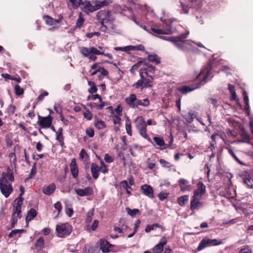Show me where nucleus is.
Wrapping results in <instances>:
<instances>
[{
	"instance_id": "f8f14e48",
	"label": "nucleus",
	"mask_w": 253,
	"mask_h": 253,
	"mask_svg": "<svg viewBox=\"0 0 253 253\" xmlns=\"http://www.w3.org/2000/svg\"><path fill=\"white\" fill-rule=\"evenodd\" d=\"M81 9L83 12L87 14L96 11L94 5H93L90 1L88 0H85L82 3Z\"/></svg>"
},
{
	"instance_id": "79ce46f5",
	"label": "nucleus",
	"mask_w": 253,
	"mask_h": 253,
	"mask_svg": "<svg viewBox=\"0 0 253 253\" xmlns=\"http://www.w3.org/2000/svg\"><path fill=\"white\" fill-rule=\"evenodd\" d=\"M146 59H144L143 61V64L147 66L146 68H143L141 69H146L147 71V73L149 72L150 73H154L155 71V67L153 66V65L149 64H147L145 62Z\"/></svg>"
},
{
	"instance_id": "3c124183",
	"label": "nucleus",
	"mask_w": 253,
	"mask_h": 253,
	"mask_svg": "<svg viewBox=\"0 0 253 253\" xmlns=\"http://www.w3.org/2000/svg\"><path fill=\"white\" fill-rule=\"evenodd\" d=\"M225 149L228 150V153L234 158V159L239 163H241L239 159L238 158V157L236 156L235 154L234 153L233 150L231 148V146L226 147H225Z\"/></svg>"
},
{
	"instance_id": "a878e982",
	"label": "nucleus",
	"mask_w": 253,
	"mask_h": 253,
	"mask_svg": "<svg viewBox=\"0 0 253 253\" xmlns=\"http://www.w3.org/2000/svg\"><path fill=\"white\" fill-rule=\"evenodd\" d=\"M56 133V139L60 143L61 146H63L64 144V136L63 134V128L60 127L55 132Z\"/></svg>"
},
{
	"instance_id": "864d4df0",
	"label": "nucleus",
	"mask_w": 253,
	"mask_h": 253,
	"mask_svg": "<svg viewBox=\"0 0 253 253\" xmlns=\"http://www.w3.org/2000/svg\"><path fill=\"white\" fill-rule=\"evenodd\" d=\"M100 167H102V169H101V171L105 174L108 172V169L107 166L105 165L104 162L102 160L100 161Z\"/></svg>"
},
{
	"instance_id": "338daca9",
	"label": "nucleus",
	"mask_w": 253,
	"mask_h": 253,
	"mask_svg": "<svg viewBox=\"0 0 253 253\" xmlns=\"http://www.w3.org/2000/svg\"><path fill=\"white\" fill-rule=\"evenodd\" d=\"M55 209L58 210V213H60L62 209L61 203L60 202H57L54 204Z\"/></svg>"
},
{
	"instance_id": "5fc2aeb1",
	"label": "nucleus",
	"mask_w": 253,
	"mask_h": 253,
	"mask_svg": "<svg viewBox=\"0 0 253 253\" xmlns=\"http://www.w3.org/2000/svg\"><path fill=\"white\" fill-rule=\"evenodd\" d=\"M93 210L91 211H89L86 214V217L85 219L86 222L88 223L91 221L92 217L93 215Z\"/></svg>"
},
{
	"instance_id": "4be33fe9",
	"label": "nucleus",
	"mask_w": 253,
	"mask_h": 253,
	"mask_svg": "<svg viewBox=\"0 0 253 253\" xmlns=\"http://www.w3.org/2000/svg\"><path fill=\"white\" fill-rule=\"evenodd\" d=\"M201 198L192 197V199L190 202V209L191 211H194L196 209H198L202 203L200 200Z\"/></svg>"
},
{
	"instance_id": "58836bf2",
	"label": "nucleus",
	"mask_w": 253,
	"mask_h": 253,
	"mask_svg": "<svg viewBox=\"0 0 253 253\" xmlns=\"http://www.w3.org/2000/svg\"><path fill=\"white\" fill-rule=\"evenodd\" d=\"M126 211H127V214L132 217H135L137 214L140 213V211L138 209H133L131 210L128 207L126 208Z\"/></svg>"
},
{
	"instance_id": "0e129e2a",
	"label": "nucleus",
	"mask_w": 253,
	"mask_h": 253,
	"mask_svg": "<svg viewBox=\"0 0 253 253\" xmlns=\"http://www.w3.org/2000/svg\"><path fill=\"white\" fill-rule=\"evenodd\" d=\"M104 160L107 163H111L113 162L114 159L108 154H105L104 155Z\"/></svg>"
},
{
	"instance_id": "20e7f679",
	"label": "nucleus",
	"mask_w": 253,
	"mask_h": 253,
	"mask_svg": "<svg viewBox=\"0 0 253 253\" xmlns=\"http://www.w3.org/2000/svg\"><path fill=\"white\" fill-rule=\"evenodd\" d=\"M139 76L140 79L132 85L134 87L142 89L144 88H151L153 86L154 78L147 73V70L140 69Z\"/></svg>"
},
{
	"instance_id": "f03ea898",
	"label": "nucleus",
	"mask_w": 253,
	"mask_h": 253,
	"mask_svg": "<svg viewBox=\"0 0 253 253\" xmlns=\"http://www.w3.org/2000/svg\"><path fill=\"white\" fill-rule=\"evenodd\" d=\"M14 177L12 173V170L8 167L6 172H2L0 177V190L2 194L6 198H8L13 192L11 182L14 181Z\"/></svg>"
},
{
	"instance_id": "cd10ccee",
	"label": "nucleus",
	"mask_w": 253,
	"mask_h": 253,
	"mask_svg": "<svg viewBox=\"0 0 253 253\" xmlns=\"http://www.w3.org/2000/svg\"><path fill=\"white\" fill-rule=\"evenodd\" d=\"M126 120H125V127L126 130L127 134L131 136L132 135V131H131V123L128 117L126 115L125 116Z\"/></svg>"
},
{
	"instance_id": "bf43d9fd",
	"label": "nucleus",
	"mask_w": 253,
	"mask_h": 253,
	"mask_svg": "<svg viewBox=\"0 0 253 253\" xmlns=\"http://www.w3.org/2000/svg\"><path fill=\"white\" fill-rule=\"evenodd\" d=\"M86 134L89 137H92L94 135V131L93 128H88L85 130Z\"/></svg>"
},
{
	"instance_id": "680f3d73",
	"label": "nucleus",
	"mask_w": 253,
	"mask_h": 253,
	"mask_svg": "<svg viewBox=\"0 0 253 253\" xmlns=\"http://www.w3.org/2000/svg\"><path fill=\"white\" fill-rule=\"evenodd\" d=\"M231 97L230 98V100H236V101H237L238 104L240 106V107H242L241 104L239 103V99L237 98V95H236V91H234V92H231Z\"/></svg>"
},
{
	"instance_id": "c85d7f7f",
	"label": "nucleus",
	"mask_w": 253,
	"mask_h": 253,
	"mask_svg": "<svg viewBox=\"0 0 253 253\" xmlns=\"http://www.w3.org/2000/svg\"><path fill=\"white\" fill-rule=\"evenodd\" d=\"M44 247V239L43 237H40L35 243V249L37 251H40Z\"/></svg>"
},
{
	"instance_id": "c756f323",
	"label": "nucleus",
	"mask_w": 253,
	"mask_h": 253,
	"mask_svg": "<svg viewBox=\"0 0 253 253\" xmlns=\"http://www.w3.org/2000/svg\"><path fill=\"white\" fill-rule=\"evenodd\" d=\"M94 3V7L96 11L103 7L106 6L109 4V2L107 0H104L103 1H99L97 0L93 1Z\"/></svg>"
},
{
	"instance_id": "1a4fd4ad",
	"label": "nucleus",
	"mask_w": 253,
	"mask_h": 253,
	"mask_svg": "<svg viewBox=\"0 0 253 253\" xmlns=\"http://www.w3.org/2000/svg\"><path fill=\"white\" fill-rule=\"evenodd\" d=\"M186 35L183 34L175 37H171L169 40L173 42L175 46H176L180 50L185 51L188 49L187 47H185L182 40L185 39Z\"/></svg>"
},
{
	"instance_id": "4468645a",
	"label": "nucleus",
	"mask_w": 253,
	"mask_h": 253,
	"mask_svg": "<svg viewBox=\"0 0 253 253\" xmlns=\"http://www.w3.org/2000/svg\"><path fill=\"white\" fill-rule=\"evenodd\" d=\"M75 191L78 195L81 197L90 196L93 192V188L90 186L86 187L84 189H76Z\"/></svg>"
},
{
	"instance_id": "2f4dec72",
	"label": "nucleus",
	"mask_w": 253,
	"mask_h": 253,
	"mask_svg": "<svg viewBox=\"0 0 253 253\" xmlns=\"http://www.w3.org/2000/svg\"><path fill=\"white\" fill-rule=\"evenodd\" d=\"M84 22V19L82 12H80L79 14V17L76 23L75 28H81Z\"/></svg>"
},
{
	"instance_id": "423d86ee",
	"label": "nucleus",
	"mask_w": 253,
	"mask_h": 253,
	"mask_svg": "<svg viewBox=\"0 0 253 253\" xmlns=\"http://www.w3.org/2000/svg\"><path fill=\"white\" fill-rule=\"evenodd\" d=\"M135 127L138 130L139 134L149 142L152 143V141L147 133V124L143 117H138L135 120Z\"/></svg>"
},
{
	"instance_id": "f3484780",
	"label": "nucleus",
	"mask_w": 253,
	"mask_h": 253,
	"mask_svg": "<svg viewBox=\"0 0 253 253\" xmlns=\"http://www.w3.org/2000/svg\"><path fill=\"white\" fill-rule=\"evenodd\" d=\"M142 193L150 198H154V191L153 188L149 185L144 184L141 186Z\"/></svg>"
},
{
	"instance_id": "6e6d98bb",
	"label": "nucleus",
	"mask_w": 253,
	"mask_h": 253,
	"mask_svg": "<svg viewBox=\"0 0 253 253\" xmlns=\"http://www.w3.org/2000/svg\"><path fill=\"white\" fill-rule=\"evenodd\" d=\"M120 116L115 115L113 117V122L114 125H120L121 119Z\"/></svg>"
},
{
	"instance_id": "e2e57ef3",
	"label": "nucleus",
	"mask_w": 253,
	"mask_h": 253,
	"mask_svg": "<svg viewBox=\"0 0 253 253\" xmlns=\"http://www.w3.org/2000/svg\"><path fill=\"white\" fill-rule=\"evenodd\" d=\"M66 178V174L65 172L62 174H60L57 176V179L60 181V183L64 182Z\"/></svg>"
},
{
	"instance_id": "ddd939ff",
	"label": "nucleus",
	"mask_w": 253,
	"mask_h": 253,
	"mask_svg": "<svg viewBox=\"0 0 253 253\" xmlns=\"http://www.w3.org/2000/svg\"><path fill=\"white\" fill-rule=\"evenodd\" d=\"M97 244L100 245V249L103 253H109L110 252V248L113 246L112 244H110L104 239L99 240Z\"/></svg>"
},
{
	"instance_id": "dca6fc26",
	"label": "nucleus",
	"mask_w": 253,
	"mask_h": 253,
	"mask_svg": "<svg viewBox=\"0 0 253 253\" xmlns=\"http://www.w3.org/2000/svg\"><path fill=\"white\" fill-rule=\"evenodd\" d=\"M70 171L73 177L76 179L78 177L79 169L75 158L72 159L70 164Z\"/></svg>"
},
{
	"instance_id": "393cba45",
	"label": "nucleus",
	"mask_w": 253,
	"mask_h": 253,
	"mask_svg": "<svg viewBox=\"0 0 253 253\" xmlns=\"http://www.w3.org/2000/svg\"><path fill=\"white\" fill-rule=\"evenodd\" d=\"M56 189L55 185L54 183H51L47 187L42 188V192L46 195H50L55 191Z\"/></svg>"
},
{
	"instance_id": "72a5a7b5",
	"label": "nucleus",
	"mask_w": 253,
	"mask_h": 253,
	"mask_svg": "<svg viewBox=\"0 0 253 253\" xmlns=\"http://www.w3.org/2000/svg\"><path fill=\"white\" fill-rule=\"evenodd\" d=\"M147 60L150 62L154 63L156 65H158L160 63V58L156 54L148 55Z\"/></svg>"
},
{
	"instance_id": "412c9836",
	"label": "nucleus",
	"mask_w": 253,
	"mask_h": 253,
	"mask_svg": "<svg viewBox=\"0 0 253 253\" xmlns=\"http://www.w3.org/2000/svg\"><path fill=\"white\" fill-rule=\"evenodd\" d=\"M102 169L101 167H99L96 163H92L90 166V171L93 178L96 179L99 177V171Z\"/></svg>"
},
{
	"instance_id": "f257e3e1",
	"label": "nucleus",
	"mask_w": 253,
	"mask_h": 253,
	"mask_svg": "<svg viewBox=\"0 0 253 253\" xmlns=\"http://www.w3.org/2000/svg\"><path fill=\"white\" fill-rule=\"evenodd\" d=\"M20 194L16 198L13 203V209L10 220V227L8 228V230L11 229L15 226L17 223L18 218L22 217V205L23 203L24 198L22 197L25 192L24 187L21 185L20 186Z\"/></svg>"
},
{
	"instance_id": "13d9d810",
	"label": "nucleus",
	"mask_w": 253,
	"mask_h": 253,
	"mask_svg": "<svg viewBox=\"0 0 253 253\" xmlns=\"http://www.w3.org/2000/svg\"><path fill=\"white\" fill-rule=\"evenodd\" d=\"M84 116L87 120H91L92 118L93 115L89 110H86L84 113Z\"/></svg>"
},
{
	"instance_id": "e433bc0d",
	"label": "nucleus",
	"mask_w": 253,
	"mask_h": 253,
	"mask_svg": "<svg viewBox=\"0 0 253 253\" xmlns=\"http://www.w3.org/2000/svg\"><path fill=\"white\" fill-rule=\"evenodd\" d=\"M91 49L90 48H88L86 47H81L80 48V52L85 57H88L90 54H91V52H90Z\"/></svg>"
},
{
	"instance_id": "f704fd0d",
	"label": "nucleus",
	"mask_w": 253,
	"mask_h": 253,
	"mask_svg": "<svg viewBox=\"0 0 253 253\" xmlns=\"http://www.w3.org/2000/svg\"><path fill=\"white\" fill-rule=\"evenodd\" d=\"M94 126L98 129H102L106 127V125L105 123L101 120L97 119L94 122Z\"/></svg>"
},
{
	"instance_id": "a19ab883",
	"label": "nucleus",
	"mask_w": 253,
	"mask_h": 253,
	"mask_svg": "<svg viewBox=\"0 0 253 253\" xmlns=\"http://www.w3.org/2000/svg\"><path fill=\"white\" fill-rule=\"evenodd\" d=\"M194 88L188 86L183 85L178 88V90L183 94H186L192 91Z\"/></svg>"
},
{
	"instance_id": "c03bdc74",
	"label": "nucleus",
	"mask_w": 253,
	"mask_h": 253,
	"mask_svg": "<svg viewBox=\"0 0 253 253\" xmlns=\"http://www.w3.org/2000/svg\"><path fill=\"white\" fill-rule=\"evenodd\" d=\"M238 253H253V252L249 245H244L241 247Z\"/></svg>"
},
{
	"instance_id": "2eb2a0df",
	"label": "nucleus",
	"mask_w": 253,
	"mask_h": 253,
	"mask_svg": "<svg viewBox=\"0 0 253 253\" xmlns=\"http://www.w3.org/2000/svg\"><path fill=\"white\" fill-rule=\"evenodd\" d=\"M238 129L240 130V134L241 136V139L239 140V142H249L250 136L248 135L245 127L241 124H238L237 126Z\"/></svg>"
},
{
	"instance_id": "7ed1b4c3",
	"label": "nucleus",
	"mask_w": 253,
	"mask_h": 253,
	"mask_svg": "<svg viewBox=\"0 0 253 253\" xmlns=\"http://www.w3.org/2000/svg\"><path fill=\"white\" fill-rule=\"evenodd\" d=\"M96 19L98 24L101 25L100 29L103 32H106L108 30V26L112 27L114 19L110 11L102 10L99 11L96 15Z\"/></svg>"
},
{
	"instance_id": "c9c22d12",
	"label": "nucleus",
	"mask_w": 253,
	"mask_h": 253,
	"mask_svg": "<svg viewBox=\"0 0 253 253\" xmlns=\"http://www.w3.org/2000/svg\"><path fill=\"white\" fill-rule=\"evenodd\" d=\"M91 49L90 48H88L86 47H81L80 48V52L85 57H88L90 54H91V52H90Z\"/></svg>"
},
{
	"instance_id": "603ef678",
	"label": "nucleus",
	"mask_w": 253,
	"mask_h": 253,
	"mask_svg": "<svg viewBox=\"0 0 253 253\" xmlns=\"http://www.w3.org/2000/svg\"><path fill=\"white\" fill-rule=\"evenodd\" d=\"M143 62H144V61H140L138 62L137 63L134 64L133 65H132L130 69V73L132 74H134L135 72V71L136 69H137V68L139 67V66L141 64L143 63Z\"/></svg>"
},
{
	"instance_id": "9d476101",
	"label": "nucleus",
	"mask_w": 253,
	"mask_h": 253,
	"mask_svg": "<svg viewBox=\"0 0 253 253\" xmlns=\"http://www.w3.org/2000/svg\"><path fill=\"white\" fill-rule=\"evenodd\" d=\"M52 117L49 115L46 117H42L38 116V121L37 124L41 126L42 128H49L52 125Z\"/></svg>"
},
{
	"instance_id": "473e14b6",
	"label": "nucleus",
	"mask_w": 253,
	"mask_h": 253,
	"mask_svg": "<svg viewBox=\"0 0 253 253\" xmlns=\"http://www.w3.org/2000/svg\"><path fill=\"white\" fill-rule=\"evenodd\" d=\"M189 200V196L185 195L178 197L177 200V203L179 206L183 207Z\"/></svg>"
},
{
	"instance_id": "0eeeda50",
	"label": "nucleus",
	"mask_w": 253,
	"mask_h": 253,
	"mask_svg": "<svg viewBox=\"0 0 253 253\" xmlns=\"http://www.w3.org/2000/svg\"><path fill=\"white\" fill-rule=\"evenodd\" d=\"M56 235L60 238L69 235L72 231V227L68 223L57 225L56 227Z\"/></svg>"
},
{
	"instance_id": "9b49d317",
	"label": "nucleus",
	"mask_w": 253,
	"mask_h": 253,
	"mask_svg": "<svg viewBox=\"0 0 253 253\" xmlns=\"http://www.w3.org/2000/svg\"><path fill=\"white\" fill-rule=\"evenodd\" d=\"M197 189L194 191V195L192 196L201 198L202 196L206 193V186L202 181H199L197 184Z\"/></svg>"
},
{
	"instance_id": "37998d69",
	"label": "nucleus",
	"mask_w": 253,
	"mask_h": 253,
	"mask_svg": "<svg viewBox=\"0 0 253 253\" xmlns=\"http://www.w3.org/2000/svg\"><path fill=\"white\" fill-rule=\"evenodd\" d=\"M25 232V230L24 229H14L10 232L8 236L9 238H12L14 237L17 234H21Z\"/></svg>"
},
{
	"instance_id": "a18cd8bd",
	"label": "nucleus",
	"mask_w": 253,
	"mask_h": 253,
	"mask_svg": "<svg viewBox=\"0 0 253 253\" xmlns=\"http://www.w3.org/2000/svg\"><path fill=\"white\" fill-rule=\"evenodd\" d=\"M164 250V247L161 244H158L152 249L153 253H161Z\"/></svg>"
},
{
	"instance_id": "4c0bfd02",
	"label": "nucleus",
	"mask_w": 253,
	"mask_h": 253,
	"mask_svg": "<svg viewBox=\"0 0 253 253\" xmlns=\"http://www.w3.org/2000/svg\"><path fill=\"white\" fill-rule=\"evenodd\" d=\"M243 182L247 185L248 187L253 188V177H252L250 175L245 177Z\"/></svg>"
},
{
	"instance_id": "de8ad7c7",
	"label": "nucleus",
	"mask_w": 253,
	"mask_h": 253,
	"mask_svg": "<svg viewBox=\"0 0 253 253\" xmlns=\"http://www.w3.org/2000/svg\"><path fill=\"white\" fill-rule=\"evenodd\" d=\"M14 89L15 93L17 96L21 95L24 92V89L22 88H21L18 84H16L15 85Z\"/></svg>"
},
{
	"instance_id": "39448f33",
	"label": "nucleus",
	"mask_w": 253,
	"mask_h": 253,
	"mask_svg": "<svg viewBox=\"0 0 253 253\" xmlns=\"http://www.w3.org/2000/svg\"><path fill=\"white\" fill-rule=\"evenodd\" d=\"M125 102L131 109L137 108L138 106L148 107L150 105V101L148 98L143 100L138 99L134 93L130 94L125 99Z\"/></svg>"
},
{
	"instance_id": "4d7b16f0",
	"label": "nucleus",
	"mask_w": 253,
	"mask_h": 253,
	"mask_svg": "<svg viewBox=\"0 0 253 253\" xmlns=\"http://www.w3.org/2000/svg\"><path fill=\"white\" fill-rule=\"evenodd\" d=\"M91 51L90 52L91 53L95 54V55H101L103 54V51H101L99 50H98L96 48L94 47H90Z\"/></svg>"
},
{
	"instance_id": "69168bd1",
	"label": "nucleus",
	"mask_w": 253,
	"mask_h": 253,
	"mask_svg": "<svg viewBox=\"0 0 253 253\" xmlns=\"http://www.w3.org/2000/svg\"><path fill=\"white\" fill-rule=\"evenodd\" d=\"M48 95V93L47 91H44L43 93L41 94L37 98L38 102L42 101L43 100L44 97Z\"/></svg>"
},
{
	"instance_id": "ea45409f",
	"label": "nucleus",
	"mask_w": 253,
	"mask_h": 253,
	"mask_svg": "<svg viewBox=\"0 0 253 253\" xmlns=\"http://www.w3.org/2000/svg\"><path fill=\"white\" fill-rule=\"evenodd\" d=\"M154 141L160 147H163L165 145V142L162 137L158 136H154L153 137Z\"/></svg>"
},
{
	"instance_id": "bb28decb",
	"label": "nucleus",
	"mask_w": 253,
	"mask_h": 253,
	"mask_svg": "<svg viewBox=\"0 0 253 253\" xmlns=\"http://www.w3.org/2000/svg\"><path fill=\"white\" fill-rule=\"evenodd\" d=\"M37 215V212L35 209L31 208L27 213V215L26 217V222L27 225L29 222L33 220Z\"/></svg>"
},
{
	"instance_id": "aec40b11",
	"label": "nucleus",
	"mask_w": 253,
	"mask_h": 253,
	"mask_svg": "<svg viewBox=\"0 0 253 253\" xmlns=\"http://www.w3.org/2000/svg\"><path fill=\"white\" fill-rule=\"evenodd\" d=\"M150 30L153 33V35L155 36L160 34L168 35L171 33V30L170 28L167 29L166 30H163L158 28L157 27V26H154L151 27Z\"/></svg>"
},
{
	"instance_id": "052dcab7",
	"label": "nucleus",
	"mask_w": 253,
	"mask_h": 253,
	"mask_svg": "<svg viewBox=\"0 0 253 253\" xmlns=\"http://www.w3.org/2000/svg\"><path fill=\"white\" fill-rule=\"evenodd\" d=\"M98 71H99V72L101 73V75L103 76H107L109 74L108 71L107 70L100 66L98 67Z\"/></svg>"
},
{
	"instance_id": "7c9ffc66",
	"label": "nucleus",
	"mask_w": 253,
	"mask_h": 253,
	"mask_svg": "<svg viewBox=\"0 0 253 253\" xmlns=\"http://www.w3.org/2000/svg\"><path fill=\"white\" fill-rule=\"evenodd\" d=\"M83 1L82 0H69L68 6H71L73 9H76L80 6H82Z\"/></svg>"
},
{
	"instance_id": "8fccbe9b",
	"label": "nucleus",
	"mask_w": 253,
	"mask_h": 253,
	"mask_svg": "<svg viewBox=\"0 0 253 253\" xmlns=\"http://www.w3.org/2000/svg\"><path fill=\"white\" fill-rule=\"evenodd\" d=\"M160 225L158 223H154L152 225H148L145 229L146 233H149L154 230L155 227H159Z\"/></svg>"
},
{
	"instance_id": "5701e85b",
	"label": "nucleus",
	"mask_w": 253,
	"mask_h": 253,
	"mask_svg": "<svg viewBox=\"0 0 253 253\" xmlns=\"http://www.w3.org/2000/svg\"><path fill=\"white\" fill-rule=\"evenodd\" d=\"M212 68L211 65L210 63H208L207 65L206 68L202 71H201L199 77H202L203 76V81H205L208 76H209L210 71H211Z\"/></svg>"
},
{
	"instance_id": "49530a36",
	"label": "nucleus",
	"mask_w": 253,
	"mask_h": 253,
	"mask_svg": "<svg viewBox=\"0 0 253 253\" xmlns=\"http://www.w3.org/2000/svg\"><path fill=\"white\" fill-rule=\"evenodd\" d=\"M37 173V167L36 163H35L33 166L32 169L31 170L30 173L27 177V179L32 178Z\"/></svg>"
},
{
	"instance_id": "b1692460",
	"label": "nucleus",
	"mask_w": 253,
	"mask_h": 253,
	"mask_svg": "<svg viewBox=\"0 0 253 253\" xmlns=\"http://www.w3.org/2000/svg\"><path fill=\"white\" fill-rule=\"evenodd\" d=\"M243 96L244 97V100L245 103V113L247 116H249L250 115L249 99L247 93L245 90H244L243 92Z\"/></svg>"
},
{
	"instance_id": "09e8293b",
	"label": "nucleus",
	"mask_w": 253,
	"mask_h": 253,
	"mask_svg": "<svg viewBox=\"0 0 253 253\" xmlns=\"http://www.w3.org/2000/svg\"><path fill=\"white\" fill-rule=\"evenodd\" d=\"M159 162L163 167L167 168H170L173 166L169 162L165 161L164 159H160Z\"/></svg>"
},
{
	"instance_id": "774afa93",
	"label": "nucleus",
	"mask_w": 253,
	"mask_h": 253,
	"mask_svg": "<svg viewBox=\"0 0 253 253\" xmlns=\"http://www.w3.org/2000/svg\"><path fill=\"white\" fill-rule=\"evenodd\" d=\"M15 110H16V107L15 106H14L13 105H10L8 108H7V111L8 112L13 115L14 114L15 112Z\"/></svg>"
},
{
	"instance_id": "a211bd4d",
	"label": "nucleus",
	"mask_w": 253,
	"mask_h": 253,
	"mask_svg": "<svg viewBox=\"0 0 253 253\" xmlns=\"http://www.w3.org/2000/svg\"><path fill=\"white\" fill-rule=\"evenodd\" d=\"M43 19L45 21L46 24L49 26L55 25L59 23L62 21V18L60 19H54L49 15H44L43 16Z\"/></svg>"
},
{
	"instance_id": "6e6552de",
	"label": "nucleus",
	"mask_w": 253,
	"mask_h": 253,
	"mask_svg": "<svg viewBox=\"0 0 253 253\" xmlns=\"http://www.w3.org/2000/svg\"><path fill=\"white\" fill-rule=\"evenodd\" d=\"M221 243V242L217 241V240L216 239L204 238L202 239L200 242L199 246L198 247L197 250L200 251L207 247L211 246H217L220 245Z\"/></svg>"
},
{
	"instance_id": "6ab92c4d",
	"label": "nucleus",
	"mask_w": 253,
	"mask_h": 253,
	"mask_svg": "<svg viewBox=\"0 0 253 253\" xmlns=\"http://www.w3.org/2000/svg\"><path fill=\"white\" fill-rule=\"evenodd\" d=\"M178 184L180 188V190L182 192L190 191L191 189V186L189 184V182L185 179L181 178L178 181Z\"/></svg>"
}]
</instances>
